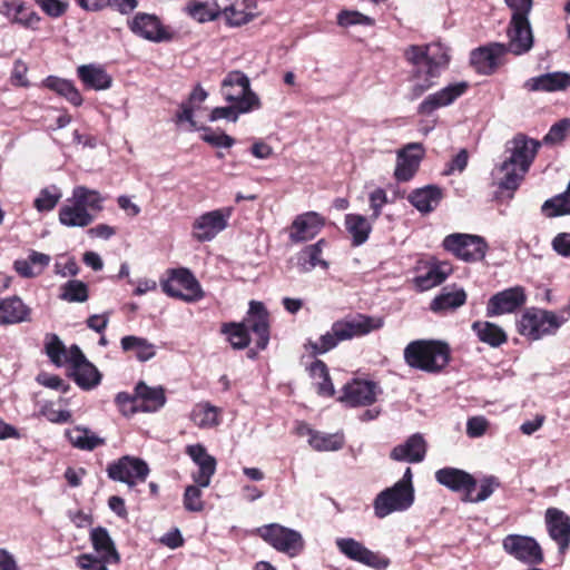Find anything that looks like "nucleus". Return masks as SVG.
<instances>
[{
	"label": "nucleus",
	"mask_w": 570,
	"mask_h": 570,
	"mask_svg": "<svg viewBox=\"0 0 570 570\" xmlns=\"http://www.w3.org/2000/svg\"><path fill=\"white\" fill-rule=\"evenodd\" d=\"M336 544L340 551L348 559L376 570H384L390 564V560L387 558L371 551L363 543L352 538L338 539Z\"/></svg>",
	"instance_id": "obj_21"
},
{
	"label": "nucleus",
	"mask_w": 570,
	"mask_h": 570,
	"mask_svg": "<svg viewBox=\"0 0 570 570\" xmlns=\"http://www.w3.org/2000/svg\"><path fill=\"white\" fill-rule=\"evenodd\" d=\"M434 475L439 484L463 495L474 492L478 485V480L471 473L458 468L445 466L439 469Z\"/></svg>",
	"instance_id": "obj_24"
},
{
	"label": "nucleus",
	"mask_w": 570,
	"mask_h": 570,
	"mask_svg": "<svg viewBox=\"0 0 570 570\" xmlns=\"http://www.w3.org/2000/svg\"><path fill=\"white\" fill-rule=\"evenodd\" d=\"M371 222L370 218L367 219L361 214H347L345 216V228L352 236L353 246H361L368 239L372 232Z\"/></svg>",
	"instance_id": "obj_39"
},
{
	"label": "nucleus",
	"mask_w": 570,
	"mask_h": 570,
	"mask_svg": "<svg viewBox=\"0 0 570 570\" xmlns=\"http://www.w3.org/2000/svg\"><path fill=\"white\" fill-rule=\"evenodd\" d=\"M202 139L213 147L230 148L235 144V139L232 136L225 134L224 131L215 132L209 128L206 129V132L202 136Z\"/></svg>",
	"instance_id": "obj_60"
},
{
	"label": "nucleus",
	"mask_w": 570,
	"mask_h": 570,
	"mask_svg": "<svg viewBox=\"0 0 570 570\" xmlns=\"http://www.w3.org/2000/svg\"><path fill=\"white\" fill-rule=\"evenodd\" d=\"M443 247L458 259L471 263L482 261L489 246L481 236L455 233L444 238Z\"/></svg>",
	"instance_id": "obj_11"
},
{
	"label": "nucleus",
	"mask_w": 570,
	"mask_h": 570,
	"mask_svg": "<svg viewBox=\"0 0 570 570\" xmlns=\"http://www.w3.org/2000/svg\"><path fill=\"white\" fill-rule=\"evenodd\" d=\"M50 261L49 255L31 250L27 259L14 261L13 268L23 278H35L42 274Z\"/></svg>",
	"instance_id": "obj_35"
},
{
	"label": "nucleus",
	"mask_w": 570,
	"mask_h": 570,
	"mask_svg": "<svg viewBox=\"0 0 570 570\" xmlns=\"http://www.w3.org/2000/svg\"><path fill=\"white\" fill-rule=\"evenodd\" d=\"M442 199V190L435 185L416 188L407 196V200L421 213L432 212Z\"/></svg>",
	"instance_id": "obj_33"
},
{
	"label": "nucleus",
	"mask_w": 570,
	"mask_h": 570,
	"mask_svg": "<svg viewBox=\"0 0 570 570\" xmlns=\"http://www.w3.org/2000/svg\"><path fill=\"white\" fill-rule=\"evenodd\" d=\"M41 21L40 16L32 9L26 7L23 13H16L12 17V22L19 23L24 28L38 29Z\"/></svg>",
	"instance_id": "obj_62"
},
{
	"label": "nucleus",
	"mask_w": 570,
	"mask_h": 570,
	"mask_svg": "<svg viewBox=\"0 0 570 570\" xmlns=\"http://www.w3.org/2000/svg\"><path fill=\"white\" fill-rule=\"evenodd\" d=\"M59 289L58 297L68 303H85L89 298V286L80 279H70Z\"/></svg>",
	"instance_id": "obj_45"
},
{
	"label": "nucleus",
	"mask_w": 570,
	"mask_h": 570,
	"mask_svg": "<svg viewBox=\"0 0 570 570\" xmlns=\"http://www.w3.org/2000/svg\"><path fill=\"white\" fill-rule=\"evenodd\" d=\"M115 403L125 416H131L135 413L140 412V406L135 392L134 394L119 392L115 397Z\"/></svg>",
	"instance_id": "obj_56"
},
{
	"label": "nucleus",
	"mask_w": 570,
	"mask_h": 570,
	"mask_svg": "<svg viewBox=\"0 0 570 570\" xmlns=\"http://www.w3.org/2000/svg\"><path fill=\"white\" fill-rule=\"evenodd\" d=\"M489 426V422L483 416H473L468 420L466 423V434L470 438H480L482 436Z\"/></svg>",
	"instance_id": "obj_63"
},
{
	"label": "nucleus",
	"mask_w": 570,
	"mask_h": 570,
	"mask_svg": "<svg viewBox=\"0 0 570 570\" xmlns=\"http://www.w3.org/2000/svg\"><path fill=\"white\" fill-rule=\"evenodd\" d=\"M120 343L124 352H134L140 362H146L156 354L154 345L144 337L128 335L124 336Z\"/></svg>",
	"instance_id": "obj_43"
},
{
	"label": "nucleus",
	"mask_w": 570,
	"mask_h": 570,
	"mask_svg": "<svg viewBox=\"0 0 570 570\" xmlns=\"http://www.w3.org/2000/svg\"><path fill=\"white\" fill-rule=\"evenodd\" d=\"M105 198L98 190L86 186H76L71 198L59 208V222L67 227H87L104 209Z\"/></svg>",
	"instance_id": "obj_4"
},
{
	"label": "nucleus",
	"mask_w": 570,
	"mask_h": 570,
	"mask_svg": "<svg viewBox=\"0 0 570 570\" xmlns=\"http://www.w3.org/2000/svg\"><path fill=\"white\" fill-rule=\"evenodd\" d=\"M46 340L45 350L47 356L56 366H61L67 354L65 344L56 334H48Z\"/></svg>",
	"instance_id": "obj_52"
},
{
	"label": "nucleus",
	"mask_w": 570,
	"mask_h": 570,
	"mask_svg": "<svg viewBox=\"0 0 570 570\" xmlns=\"http://www.w3.org/2000/svg\"><path fill=\"white\" fill-rule=\"evenodd\" d=\"M222 91L227 101L238 102L240 112H248L259 107V99L250 90L249 79L242 71H230L222 83Z\"/></svg>",
	"instance_id": "obj_10"
},
{
	"label": "nucleus",
	"mask_w": 570,
	"mask_h": 570,
	"mask_svg": "<svg viewBox=\"0 0 570 570\" xmlns=\"http://www.w3.org/2000/svg\"><path fill=\"white\" fill-rule=\"evenodd\" d=\"M31 309L18 296L0 299V325L30 321Z\"/></svg>",
	"instance_id": "obj_30"
},
{
	"label": "nucleus",
	"mask_w": 570,
	"mask_h": 570,
	"mask_svg": "<svg viewBox=\"0 0 570 570\" xmlns=\"http://www.w3.org/2000/svg\"><path fill=\"white\" fill-rule=\"evenodd\" d=\"M41 414L51 423L63 424L72 420V414L67 410H57L52 404H46L41 407Z\"/></svg>",
	"instance_id": "obj_61"
},
{
	"label": "nucleus",
	"mask_w": 570,
	"mask_h": 570,
	"mask_svg": "<svg viewBox=\"0 0 570 570\" xmlns=\"http://www.w3.org/2000/svg\"><path fill=\"white\" fill-rule=\"evenodd\" d=\"M385 324L383 316L356 313L335 321L331 331L323 334L318 342H309L314 355L325 354L341 342L363 337L381 330Z\"/></svg>",
	"instance_id": "obj_1"
},
{
	"label": "nucleus",
	"mask_w": 570,
	"mask_h": 570,
	"mask_svg": "<svg viewBox=\"0 0 570 570\" xmlns=\"http://www.w3.org/2000/svg\"><path fill=\"white\" fill-rule=\"evenodd\" d=\"M466 82H458L449 85L441 90L429 95L417 107V114L422 116H430L436 109L445 107L454 102L468 90Z\"/></svg>",
	"instance_id": "obj_25"
},
{
	"label": "nucleus",
	"mask_w": 570,
	"mask_h": 570,
	"mask_svg": "<svg viewBox=\"0 0 570 570\" xmlns=\"http://www.w3.org/2000/svg\"><path fill=\"white\" fill-rule=\"evenodd\" d=\"M546 217L570 216V179L563 193L547 199L541 206Z\"/></svg>",
	"instance_id": "obj_42"
},
{
	"label": "nucleus",
	"mask_w": 570,
	"mask_h": 570,
	"mask_svg": "<svg viewBox=\"0 0 570 570\" xmlns=\"http://www.w3.org/2000/svg\"><path fill=\"white\" fill-rule=\"evenodd\" d=\"M269 313L262 302L252 301L247 316L240 323H224L222 333L235 350H244L250 343L249 332L256 335V347L265 350L269 342Z\"/></svg>",
	"instance_id": "obj_2"
},
{
	"label": "nucleus",
	"mask_w": 570,
	"mask_h": 570,
	"mask_svg": "<svg viewBox=\"0 0 570 570\" xmlns=\"http://www.w3.org/2000/svg\"><path fill=\"white\" fill-rule=\"evenodd\" d=\"M90 541L95 551L102 558V562H110L111 564L120 562V554L106 528H94L90 532Z\"/></svg>",
	"instance_id": "obj_31"
},
{
	"label": "nucleus",
	"mask_w": 570,
	"mask_h": 570,
	"mask_svg": "<svg viewBox=\"0 0 570 570\" xmlns=\"http://www.w3.org/2000/svg\"><path fill=\"white\" fill-rule=\"evenodd\" d=\"M428 444L422 434L409 436L404 443L397 444L390 452V459L397 462L420 463L424 460Z\"/></svg>",
	"instance_id": "obj_27"
},
{
	"label": "nucleus",
	"mask_w": 570,
	"mask_h": 570,
	"mask_svg": "<svg viewBox=\"0 0 570 570\" xmlns=\"http://www.w3.org/2000/svg\"><path fill=\"white\" fill-rule=\"evenodd\" d=\"M160 286L166 295L184 302H196L204 296L199 282L185 267L168 269L166 277L160 279Z\"/></svg>",
	"instance_id": "obj_8"
},
{
	"label": "nucleus",
	"mask_w": 570,
	"mask_h": 570,
	"mask_svg": "<svg viewBox=\"0 0 570 570\" xmlns=\"http://www.w3.org/2000/svg\"><path fill=\"white\" fill-rule=\"evenodd\" d=\"M414 502V494L403 487L394 484L381 491L374 500V512L383 519L395 511H405Z\"/></svg>",
	"instance_id": "obj_14"
},
{
	"label": "nucleus",
	"mask_w": 570,
	"mask_h": 570,
	"mask_svg": "<svg viewBox=\"0 0 570 570\" xmlns=\"http://www.w3.org/2000/svg\"><path fill=\"white\" fill-rule=\"evenodd\" d=\"M202 487L198 484L187 485L184 492V508L190 512H200L204 509Z\"/></svg>",
	"instance_id": "obj_53"
},
{
	"label": "nucleus",
	"mask_w": 570,
	"mask_h": 570,
	"mask_svg": "<svg viewBox=\"0 0 570 570\" xmlns=\"http://www.w3.org/2000/svg\"><path fill=\"white\" fill-rule=\"evenodd\" d=\"M426 55V73L430 77H439L440 69L448 67L450 56L448 48L440 42L425 45Z\"/></svg>",
	"instance_id": "obj_40"
},
{
	"label": "nucleus",
	"mask_w": 570,
	"mask_h": 570,
	"mask_svg": "<svg viewBox=\"0 0 570 570\" xmlns=\"http://www.w3.org/2000/svg\"><path fill=\"white\" fill-rule=\"evenodd\" d=\"M424 156L425 149L421 142L405 145L396 154L394 178L402 183L411 180L417 173Z\"/></svg>",
	"instance_id": "obj_20"
},
{
	"label": "nucleus",
	"mask_w": 570,
	"mask_h": 570,
	"mask_svg": "<svg viewBox=\"0 0 570 570\" xmlns=\"http://www.w3.org/2000/svg\"><path fill=\"white\" fill-rule=\"evenodd\" d=\"M326 245L327 242L324 238H321L315 244L304 247L299 254V261H302L304 265L307 264L309 268H314L316 266L327 268L328 263L321 258L323 248Z\"/></svg>",
	"instance_id": "obj_49"
},
{
	"label": "nucleus",
	"mask_w": 570,
	"mask_h": 570,
	"mask_svg": "<svg viewBox=\"0 0 570 570\" xmlns=\"http://www.w3.org/2000/svg\"><path fill=\"white\" fill-rule=\"evenodd\" d=\"M337 24L341 27H350L355 24L373 26L374 19L355 10H342L337 14Z\"/></svg>",
	"instance_id": "obj_55"
},
{
	"label": "nucleus",
	"mask_w": 570,
	"mask_h": 570,
	"mask_svg": "<svg viewBox=\"0 0 570 570\" xmlns=\"http://www.w3.org/2000/svg\"><path fill=\"white\" fill-rule=\"evenodd\" d=\"M37 6L43 11L45 14L52 19L62 17L68 8L69 3L63 0H33Z\"/></svg>",
	"instance_id": "obj_57"
},
{
	"label": "nucleus",
	"mask_w": 570,
	"mask_h": 570,
	"mask_svg": "<svg viewBox=\"0 0 570 570\" xmlns=\"http://www.w3.org/2000/svg\"><path fill=\"white\" fill-rule=\"evenodd\" d=\"M127 26L135 36L155 43L171 41L175 37V32L153 13L137 12L128 19Z\"/></svg>",
	"instance_id": "obj_12"
},
{
	"label": "nucleus",
	"mask_w": 570,
	"mask_h": 570,
	"mask_svg": "<svg viewBox=\"0 0 570 570\" xmlns=\"http://www.w3.org/2000/svg\"><path fill=\"white\" fill-rule=\"evenodd\" d=\"M425 45L424 46H417V45H411L409 48L404 51V57L406 61L412 63L414 66V69L412 71V78L420 80V78L423 75L422 65L426 67V55H425Z\"/></svg>",
	"instance_id": "obj_51"
},
{
	"label": "nucleus",
	"mask_w": 570,
	"mask_h": 570,
	"mask_svg": "<svg viewBox=\"0 0 570 570\" xmlns=\"http://www.w3.org/2000/svg\"><path fill=\"white\" fill-rule=\"evenodd\" d=\"M66 438L73 448L82 451H92L106 443L104 438L92 433L88 428L80 425L67 430Z\"/></svg>",
	"instance_id": "obj_37"
},
{
	"label": "nucleus",
	"mask_w": 570,
	"mask_h": 570,
	"mask_svg": "<svg viewBox=\"0 0 570 570\" xmlns=\"http://www.w3.org/2000/svg\"><path fill=\"white\" fill-rule=\"evenodd\" d=\"M325 226V218L316 212L297 215L288 227V238L293 244L313 239Z\"/></svg>",
	"instance_id": "obj_22"
},
{
	"label": "nucleus",
	"mask_w": 570,
	"mask_h": 570,
	"mask_svg": "<svg viewBox=\"0 0 570 570\" xmlns=\"http://www.w3.org/2000/svg\"><path fill=\"white\" fill-rule=\"evenodd\" d=\"M508 43L490 42L471 51L470 65L476 73L492 76L500 67L505 65L507 53L511 52L514 56H521L529 52L533 47L529 40L524 42L520 39L514 41L512 36H508Z\"/></svg>",
	"instance_id": "obj_6"
},
{
	"label": "nucleus",
	"mask_w": 570,
	"mask_h": 570,
	"mask_svg": "<svg viewBox=\"0 0 570 570\" xmlns=\"http://www.w3.org/2000/svg\"><path fill=\"white\" fill-rule=\"evenodd\" d=\"M372 214L370 220L375 222L382 215V208L389 203L387 194L383 188H376L368 197Z\"/></svg>",
	"instance_id": "obj_59"
},
{
	"label": "nucleus",
	"mask_w": 570,
	"mask_h": 570,
	"mask_svg": "<svg viewBox=\"0 0 570 570\" xmlns=\"http://www.w3.org/2000/svg\"><path fill=\"white\" fill-rule=\"evenodd\" d=\"M136 399L140 406V412H156L166 403V393L163 386H148L144 381H139L135 386Z\"/></svg>",
	"instance_id": "obj_29"
},
{
	"label": "nucleus",
	"mask_w": 570,
	"mask_h": 570,
	"mask_svg": "<svg viewBox=\"0 0 570 570\" xmlns=\"http://www.w3.org/2000/svg\"><path fill=\"white\" fill-rule=\"evenodd\" d=\"M186 12L200 23L216 20L220 14L219 7L215 2H200L195 0L187 3Z\"/></svg>",
	"instance_id": "obj_46"
},
{
	"label": "nucleus",
	"mask_w": 570,
	"mask_h": 570,
	"mask_svg": "<svg viewBox=\"0 0 570 570\" xmlns=\"http://www.w3.org/2000/svg\"><path fill=\"white\" fill-rule=\"evenodd\" d=\"M60 197V193H51L48 188H45L35 199L33 206L38 212H50L56 207Z\"/></svg>",
	"instance_id": "obj_58"
},
{
	"label": "nucleus",
	"mask_w": 570,
	"mask_h": 570,
	"mask_svg": "<svg viewBox=\"0 0 570 570\" xmlns=\"http://www.w3.org/2000/svg\"><path fill=\"white\" fill-rule=\"evenodd\" d=\"M405 363L426 373H441L451 362V347L444 341L415 340L403 352Z\"/></svg>",
	"instance_id": "obj_5"
},
{
	"label": "nucleus",
	"mask_w": 570,
	"mask_h": 570,
	"mask_svg": "<svg viewBox=\"0 0 570 570\" xmlns=\"http://www.w3.org/2000/svg\"><path fill=\"white\" fill-rule=\"evenodd\" d=\"M527 302L524 287L517 285L492 295L487 303V316L495 317L517 312Z\"/></svg>",
	"instance_id": "obj_18"
},
{
	"label": "nucleus",
	"mask_w": 570,
	"mask_h": 570,
	"mask_svg": "<svg viewBox=\"0 0 570 570\" xmlns=\"http://www.w3.org/2000/svg\"><path fill=\"white\" fill-rule=\"evenodd\" d=\"M71 377L82 390L89 391L96 387L101 381V374L98 368L87 361L71 372Z\"/></svg>",
	"instance_id": "obj_44"
},
{
	"label": "nucleus",
	"mask_w": 570,
	"mask_h": 570,
	"mask_svg": "<svg viewBox=\"0 0 570 570\" xmlns=\"http://www.w3.org/2000/svg\"><path fill=\"white\" fill-rule=\"evenodd\" d=\"M502 546L507 553L523 563L537 566L543 562L542 549L532 537L509 534L503 539Z\"/></svg>",
	"instance_id": "obj_15"
},
{
	"label": "nucleus",
	"mask_w": 570,
	"mask_h": 570,
	"mask_svg": "<svg viewBox=\"0 0 570 570\" xmlns=\"http://www.w3.org/2000/svg\"><path fill=\"white\" fill-rule=\"evenodd\" d=\"M466 297L468 295L463 288L450 292L448 287H444L431 302L430 309L434 313L454 311L465 304Z\"/></svg>",
	"instance_id": "obj_38"
},
{
	"label": "nucleus",
	"mask_w": 570,
	"mask_h": 570,
	"mask_svg": "<svg viewBox=\"0 0 570 570\" xmlns=\"http://www.w3.org/2000/svg\"><path fill=\"white\" fill-rule=\"evenodd\" d=\"M191 421L199 428H213L219 424V412L209 403H198L191 411Z\"/></svg>",
	"instance_id": "obj_47"
},
{
	"label": "nucleus",
	"mask_w": 570,
	"mask_h": 570,
	"mask_svg": "<svg viewBox=\"0 0 570 570\" xmlns=\"http://www.w3.org/2000/svg\"><path fill=\"white\" fill-rule=\"evenodd\" d=\"M255 533L275 550L291 558L298 556L304 550L305 543L302 534L278 523L264 524L257 528Z\"/></svg>",
	"instance_id": "obj_9"
},
{
	"label": "nucleus",
	"mask_w": 570,
	"mask_h": 570,
	"mask_svg": "<svg viewBox=\"0 0 570 570\" xmlns=\"http://www.w3.org/2000/svg\"><path fill=\"white\" fill-rule=\"evenodd\" d=\"M553 250L563 257H570V233H559L552 239Z\"/></svg>",
	"instance_id": "obj_64"
},
{
	"label": "nucleus",
	"mask_w": 570,
	"mask_h": 570,
	"mask_svg": "<svg viewBox=\"0 0 570 570\" xmlns=\"http://www.w3.org/2000/svg\"><path fill=\"white\" fill-rule=\"evenodd\" d=\"M508 8L512 11L511 20L507 30V36L514 37L527 42L528 39L533 46V35L529 21L533 1L532 0H504Z\"/></svg>",
	"instance_id": "obj_17"
},
{
	"label": "nucleus",
	"mask_w": 570,
	"mask_h": 570,
	"mask_svg": "<svg viewBox=\"0 0 570 570\" xmlns=\"http://www.w3.org/2000/svg\"><path fill=\"white\" fill-rule=\"evenodd\" d=\"M450 273L451 267L446 263H432L429 265L428 271L414 277L413 282L419 291L424 292L442 284Z\"/></svg>",
	"instance_id": "obj_36"
},
{
	"label": "nucleus",
	"mask_w": 570,
	"mask_h": 570,
	"mask_svg": "<svg viewBox=\"0 0 570 570\" xmlns=\"http://www.w3.org/2000/svg\"><path fill=\"white\" fill-rule=\"evenodd\" d=\"M108 478L128 484L130 488L139 482H145L148 474V464L135 456L124 455L107 466Z\"/></svg>",
	"instance_id": "obj_13"
},
{
	"label": "nucleus",
	"mask_w": 570,
	"mask_h": 570,
	"mask_svg": "<svg viewBox=\"0 0 570 570\" xmlns=\"http://www.w3.org/2000/svg\"><path fill=\"white\" fill-rule=\"evenodd\" d=\"M78 78L88 89L105 90L111 86L112 79L101 67L82 65L77 68Z\"/></svg>",
	"instance_id": "obj_34"
},
{
	"label": "nucleus",
	"mask_w": 570,
	"mask_h": 570,
	"mask_svg": "<svg viewBox=\"0 0 570 570\" xmlns=\"http://www.w3.org/2000/svg\"><path fill=\"white\" fill-rule=\"evenodd\" d=\"M471 328L478 340L491 347H500L508 342V335L504 330L495 323L489 321H475Z\"/></svg>",
	"instance_id": "obj_32"
},
{
	"label": "nucleus",
	"mask_w": 570,
	"mask_h": 570,
	"mask_svg": "<svg viewBox=\"0 0 570 570\" xmlns=\"http://www.w3.org/2000/svg\"><path fill=\"white\" fill-rule=\"evenodd\" d=\"M566 321V317L554 312L531 307L522 313L517 322V330L520 335L538 341L546 335L554 334Z\"/></svg>",
	"instance_id": "obj_7"
},
{
	"label": "nucleus",
	"mask_w": 570,
	"mask_h": 570,
	"mask_svg": "<svg viewBox=\"0 0 570 570\" xmlns=\"http://www.w3.org/2000/svg\"><path fill=\"white\" fill-rule=\"evenodd\" d=\"M570 87V73L554 71L532 77L524 82L529 91H561Z\"/></svg>",
	"instance_id": "obj_28"
},
{
	"label": "nucleus",
	"mask_w": 570,
	"mask_h": 570,
	"mask_svg": "<svg viewBox=\"0 0 570 570\" xmlns=\"http://www.w3.org/2000/svg\"><path fill=\"white\" fill-rule=\"evenodd\" d=\"M46 88L55 91L59 96L65 97L70 104L78 107L82 104L83 98L73 82L56 76H49L43 80Z\"/></svg>",
	"instance_id": "obj_41"
},
{
	"label": "nucleus",
	"mask_w": 570,
	"mask_h": 570,
	"mask_svg": "<svg viewBox=\"0 0 570 570\" xmlns=\"http://www.w3.org/2000/svg\"><path fill=\"white\" fill-rule=\"evenodd\" d=\"M541 147V141L529 138L524 134L515 135L508 142L510 157L505 159L500 170L504 174L499 183L501 189L514 191L528 173Z\"/></svg>",
	"instance_id": "obj_3"
},
{
	"label": "nucleus",
	"mask_w": 570,
	"mask_h": 570,
	"mask_svg": "<svg viewBox=\"0 0 570 570\" xmlns=\"http://www.w3.org/2000/svg\"><path fill=\"white\" fill-rule=\"evenodd\" d=\"M185 453L198 466V471L193 473V481L199 487L207 488L216 472L217 461L207 452V449L200 444H189L185 449Z\"/></svg>",
	"instance_id": "obj_23"
},
{
	"label": "nucleus",
	"mask_w": 570,
	"mask_h": 570,
	"mask_svg": "<svg viewBox=\"0 0 570 570\" xmlns=\"http://www.w3.org/2000/svg\"><path fill=\"white\" fill-rule=\"evenodd\" d=\"M379 392L380 387L377 383L354 379L343 386L342 395L338 397V401L351 407L368 406L376 401Z\"/></svg>",
	"instance_id": "obj_19"
},
{
	"label": "nucleus",
	"mask_w": 570,
	"mask_h": 570,
	"mask_svg": "<svg viewBox=\"0 0 570 570\" xmlns=\"http://www.w3.org/2000/svg\"><path fill=\"white\" fill-rule=\"evenodd\" d=\"M570 130V118H563L553 124L547 135L543 137L542 142L546 145H558L562 142Z\"/></svg>",
	"instance_id": "obj_54"
},
{
	"label": "nucleus",
	"mask_w": 570,
	"mask_h": 570,
	"mask_svg": "<svg viewBox=\"0 0 570 570\" xmlns=\"http://www.w3.org/2000/svg\"><path fill=\"white\" fill-rule=\"evenodd\" d=\"M233 208L224 207L200 215L193 223V237L198 242H209L228 225Z\"/></svg>",
	"instance_id": "obj_16"
},
{
	"label": "nucleus",
	"mask_w": 570,
	"mask_h": 570,
	"mask_svg": "<svg viewBox=\"0 0 570 570\" xmlns=\"http://www.w3.org/2000/svg\"><path fill=\"white\" fill-rule=\"evenodd\" d=\"M308 444L318 452L337 451L343 448L344 440L337 434H326L318 431L308 439Z\"/></svg>",
	"instance_id": "obj_48"
},
{
	"label": "nucleus",
	"mask_w": 570,
	"mask_h": 570,
	"mask_svg": "<svg viewBox=\"0 0 570 570\" xmlns=\"http://www.w3.org/2000/svg\"><path fill=\"white\" fill-rule=\"evenodd\" d=\"M546 523L549 535L564 553L570 546V518L557 508H549L546 512Z\"/></svg>",
	"instance_id": "obj_26"
},
{
	"label": "nucleus",
	"mask_w": 570,
	"mask_h": 570,
	"mask_svg": "<svg viewBox=\"0 0 570 570\" xmlns=\"http://www.w3.org/2000/svg\"><path fill=\"white\" fill-rule=\"evenodd\" d=\"M479 492H469L468 495L462 497L463 502L478 503L489 499L492 493L501 485L499 479L494 475L482 478L479 482Z\"/></svg>",
	"instance_id": "obj_50"
}]
</instances>
